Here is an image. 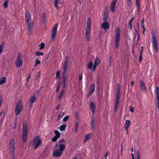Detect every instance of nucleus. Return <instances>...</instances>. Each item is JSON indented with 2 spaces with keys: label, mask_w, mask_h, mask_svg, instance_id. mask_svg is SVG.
<instances>
[{
  "label": "nucleus",
  "mask_w": 159,
  "mask_h": 159,
  "mask_svg": "<svg viewBox=\"0 0 159 159\" xmlns=\"http://www.w3.org/2000/svg\"><path fill=\"white\" fill-rule=\"evenodd\" d=\"M25 20L26 22V27L28 31L31 33L33 29V23L31 18V14L28 11H26V12Z\"/></svg>",
  "instance_id": "obj_1"
},
{
  "label": "nucleus",
  "mask_w": 159,
  "mask_h": 159,
  "mask_svg": "<svg viewBox=\"0 0 159 159\" xmlns=\"http://www.w3.org/2000/svg\"><path fill=\"white\" fill-rule=\"evenodd\" d=\"M8 149L11 159H14L15 158V142L13 139H11L9 142Z\"/></svg>",
  "instance_id": "obj_2"
},
{
  "label": "nucleus",
  "mask_w": 159,
  "mask_h": 159,
  "mask_svg": "<svg viewBox=\"0 0 159 159\" xmlns=\"http://www.w3.org/2000/svg\"><path fill=\"white\" fill-rule=\"evenodd\" d=\"M28 135V129L27 123L24 121L23 123V128L22 129V139L24 142L26 141Z\"/></svg>",
  "instance_id": "obj_3"
},
{
  "label": "nucleus",
  "mask_w": 159,
  "mask_h": 159,
  "mask_svg": "<svg viewBox=\"0 0 159 159\" xmlns=\"http://www.w3.org/2000/svg\"><path fill=\"white\" fill-rule=\"evenodd\" d=\"M40 144V137L37 136L33 140L30 141L29 144L30 146L34 147V149H36Z\"/></svg>",
  "instance_id": "obj_4"
},
{
  "label": "nucleus",
  "mask_w": 159,
  "mask_h": 159,
  "mask_svg": "<svg viewBox=\"0 0 159 159\" xmlns=\"http://www.w3.org/2000/svg\"><path fill=\"white\" fill-rule=\"evenodd\" d=\"M152 37L153 47L154 48L155 51L157 52L159 48L157 43V39L156 37L155 32L154 31H153L152 32Z\"/></svg>",
  "instance_id": "obj_5"
},
{
  "label": "nucleus",
  "mask_w": 159,
  "mask_h": 159,
  "mask_svg": "<svg viewBox=\"0 0 159 159\" xmlns=\"http://www.w3.org/2000/svg\"><path fill=\"white\" fill-rule=\"evenodd\" d=\"M23 108L22 101L21 100L19 101L16 104L15 109V113L16 115H19L21 111Z\"/></svg>",
  "instance_id": "obj_6"
},
{
  "label": "nucleus",
  "mask_w": 159,
  "mask_h": 159,
  "mask_svg": "<svg viewBox=\"0 0 159 159\" xmlns=\"http://www.w3.org/2000/svg\"><path fill=\"white\" fill-rule=\"evenodd\" d=\"M120 36V31L119 29L118 28L116 30V36L115 38V47L117 49L119 45Z\"/></svg>",
  "instance_id": "obj_7"
},
{
  "label": "nucleus",
  "mask_w": 159,
  "mask_h": 159,
  "mask_svg": "<svg viewBox=\"0 0 159 159\" xmlns=\"http://www.w3.org/2000/svg\"><path fill=\"white\" fill-rule=\"evenodd\" d=\"M156 98L155 99V102L156 104V106L157 107L159 111V88L157 86L155 91Z\"/></svg>",
  "instance_id": "obj_8"
},
{
  "label": "nucleus",
  "mask_w": 159,
  "mask_h": 159,
  "mask_svg": "<svg viewBox=\"0 0 159 159\" xmlns=\"http://www.w3.org/2000/svg\"><path fill=\"white\" fill-rule=\"evenodd\" d=\"M22 59L23 57L22 55L20 53H19L16 61V65L17 67H20L22 66Z\"/></svg>",
  "instance_id": "obj_9"
},
{
  "label": "nucleus",
  "mask_w": 159,
  "mask_h": 159,
  "mask_svg": "<svg viewBox=\"0 0 159 159\" xmlns=\"http://www.w3.org/2000/svg\"><path fill=\"white\" fill-rule=\"evenodd\" d=\"M58 25L57 24H55L52 30L51 39L52 40H54L57 34V28Z\"/></svg>",
  "instance_id": "obj_10"
},
{
  "label": "nucleus",
  "mask_w": 159,
  "mask_h": 159,
  "mask_svg": "<svg viewBox=\"0 0 159 159\" xmlns=\"http://www.w3.org/2000/svg\"><path fill=\"white\" fill-rule=\"evenodd\" d=\"M116 97L115 102V105L114 107V113L116 112L117 110L119 105V100L120 98V95L116 94Z\"/></svg>",
  "instance_id": "obj_11"
},
{
  "label": "nucleus",
  "mask_w": 159,
  "mask_h": 159,
  "mask_svg": "<svg viewBox=\"0 0 159 159\" xmlns=\"http://www.w3.org/2000/svg\"><path fill=\"white\" fill-rule=\"evenodd\" d=\"M62 154V152L57 149L56 150H53V151L52 155L54 157H59L61 156Z\"/></svg>",
  "instance_id": "obj_12"
},
{
  "label": "nucleus",
  "mask_w": 159,
  "mask_h": 159,
  "mask_svg": "<svg viewBox=\"0 0 159 159\" xmlns=\"http://www.w3.org/2000/svg\"><path fill=\"white\" fill-rule=\"evenodd\" d=\"M116 2L115 1H112L110 6V11L112 12L115 11L116 6Z\"/></svg>",
  "instance_id": "obj_13"
},
{
  "label": "nucleus",
  "mask_w": 159,
  "mask_h": 159,
  "mask_svg": "<svg viewBox=\"0 0 159 159\" xmlns=\"http://www.w3.org/2000/svg\"><path fill=\"white\" fill-rule=\"evenodd\" d=\"M100 59L98 58H96L93 67L92 69V71H94L95 70L96 67L100 64Z\"/></svg>",
  "instance_id": "obj_14"
},
{
  "label": "nucleus",
  "mask_w": 159,
  "mask_h": 159,
  "mask_svg": "<svg viewBox=\"0 0 159 159\" xmlns=\"http://www.w3.org/2000/svg\"><path fill=\"white\" fill-rule=\"evenodd\" d=\"M67 67V66H63V70L62 75L63 79V80H66L67 78V75L66 72Z\"/></svg>",
  "instance_id": "obj_15"
},
{
  "label": "nucleus",
  "mask_w": 159,
  "mask_h": 159,
  "mask_svg": "<svg viewBox=\"0 0 159 159\" xmlns=\"http://www.w3.org/2000/svg\"><path fill=\"white\" fill-rule=\"evenodd\" d=\"M37 97L35 96H33L30 99V107L31 108L32 105L33 104L36 100Z\"/></svg>",
  "instance_id": "obj_16"
},
{
  "label": "nucleus",
  "mask_w": 159,
  "mask_h": 159,
  "mask_svg": "<svg viewBox=\"0 0 159 159\" xmlns=\"http://www.w3.org/2000/svg\"><path fill=\"white\" fill-rule=\"evenodd\" d=\"M140 89L143 91H145L146 90V84L141 80L140 81Z\"/></svg>",
  "instance_id": "obj_17"
},
{
  "label": "nucleus",
  "mask_w": 159,
  "mask_h": 159,
  "mask_svg": "<svg viewBox=\"0 0 159 159\" xmlns=\"http://www.w3.org/2000/svg\"><path fill=\"white\" fill-rule=\"evenodd\" d=\"M85 37L87 42H89L90 40V30H85Z\"/></svg>",
  "instance_id": "obj_18"
},
{
  "label": "nucleus",
  "mask_w": 159,
  "mask_h": 159,
  "mask_svg": "<svg viewBox=\"0 0 159 159\" xmlns=\"http://www.w3.org/2000/svg\"><path fill=\"white\" fill-rule=\"evenodd\" d=\"M131 124V121L129 120H127L125 121V123L124 125V128L126 131H127L129 126Z\"/></svg>",
  "instance_id": "obj_19"
},
{
  "label": "nucleus",
  "mask_w": 159,
  "mask_h": 159,
  "mask_svg": "<svg viewBox=\"0 0 159 159\" xmlns=\"http://www.w3.org/2000/svg\"><path fill=\"white\" fill-rule=\"evenodd\" d=\"M89 107L93 114H94L95 109V106L93 102H90Z\"/></svg>",
  "instance_id": "obj_20"
},
{
  "label": "nucleus",
  "mask_w": 159,
  "mask_h": 159,
  "mask_svg": "<svg viewBox=\"0 0 159 159\" xmlns=\"http://www.w3.org/2000/svg\"><path fill=\"white\" fill-rule=\"evenodd\" d=\"M90 125L91 129L93 130L95 125V119L94 117H93L91 118Z\"/></svg>",
  "instance_id": "obj_21"
},
{
  "label": "nucleus",
  "mask_w": 159,
  "mask_h": 159,
  "mask_svg": "<svg viewBox=\"0 0 159 159\" xmlns=\"http://www.w3.org/2000/svg\"><path fill=\"white\" fill-rule=\"evenodd\" d=\"M102 27L104 29H106L109 28V24L107 22H104L101 25Z\"/></svg>",
  "instance_id": "obj_22"
},
{
  "label": "nucleus",
  "mask_w": 159,
  "mask_h": 159,
  "mask_svg": "<svg viewBox=\"0 0 159 159\" xmlns=\"http://www.w3.org/2000/svg\"><path fill=\"white\" fill-rule=\"evenodd\" d=\"M95 90L94 84H92L89 87L88 91L90 92V93L92 94Z\"/></svg>",
  "instance_id": "obj_23"
},
{
  "label": "nucleus",
  "mask_w": 159,
  "mask_h": 159,
  "mask_svg": "<svg viewBox=\"0 0 159 159\" xmlns=\"http://www.w3.org/2000/svg\"><path fill=\"white\" fill-rule=\"evenodd\" d=\"M42 20L43 22L42 24H43L44 25H45L46 24L47 19V16L44 13H43L42 14Z\"/></svg>",
  "instance_id": "obj_24"
},
{
  "label": "nucleus",
  "mask_w": 159,
  "mask_h": 159,
  "mask_svg": "<svg viewBox=\"0 0 159 159\" xmlns=\"http://www.w3.org/2000/svg\"><path fill=\"white\" fill-rule=\"evenodd\" d=\"M91 22V19L89 18L88 19L87 22V26L85 30H90V23Z\"/></svg>",
  "instance_id": "obj_25"
},
{
  "label": "nucleus",
  "mask_w": 159,
  "mask_h": 159,
  "mask_svg": "<svg viewBox=\"0 0 159 159\" xmlns=\"http://www.w3.org/2000/svg\"><path fill=\"white\" fill-rule=\"evenodd\" d=\"M140 0H136L135 4L138 8L137 11H139V9L140 7Z\"/></svg>",
  "instance_id": "obj_26"
},
{
  "label": "nucleus",
  "mask_w": 159,
  "mask_h": 159,
  "mask_svg": "<svg viewBox=\"0 0 159 159\" xmlns=\"http://www.w3.org/2000/svg\"><path fill=\"white\" fill-rule=\"evenodd\" d=\"M59 150H60L62 152L65 150V145L64 144H61L59 145Z\"/></svg>",
  "instance_id": "obj_27"
},
{
  "label": "nucleus",
  "mask_w": 159,
  "mask_h": 159,
  "mask_svg": "<svg viewBox=\"0 0 159 159\" xmlns=\"http://www.w3.org/2000/svg\"><path fill=\"white\" fill-rule=\"evenodd\" d=\"M69 61V57L68 56H66L63 64V66L67 67L68 62Z\"/></svg>",
  "instance_id": "obj_28"
},
{
  "label": "nucleus",
  "mask_w": 159,
  "mask_h": 159,
  "mask_svg": "<svg viewBox=\"0 0 159 159\" xmlns=\"http://www.w3.org/2000/svg\"><path fill=\"white\" fill-rule=\"evenodd\" d=\"M91 134H87L85 136V137L84 140V142H85L87 141L91 138Z\"/></svg>",
  "instance_id": "obj_29"
},
{
  "label": "nucleus",
  "mask_w": 159,
  "mask_h": 159,
  "mask_svg": "<svg viewBox=\"0 0 159 159\" xmlns=\"http://www.w3.org/2000/svg\"><path fill=\"white\" fill-rule=\"evenodd\" d=\"M134 19V17H133L129 21V23H128L129 27L130 29L131 30L132 29V22L133 21Z\"/></svg>",
  "instance_id": "obj_30"
},
{
  "label": "nucleus",
  "mask_w": 159,
  "mask_h": 159,
  "mask_svg": "<svg viewBox=\"0 0 159 159\" xmlns=\"http://www.w3.org/2000/svg\"><path fill=\"white\" fill-rule=\"evenodd\" d=\"M120 85L119 84H117L116 94L120 95Z\"/></svg>",
  "instance_id": "obj_31"
},
{
  "label": "nucleus",
  "mask_w": 159,
  "mask_h": 159,
  "mask_svg": "<svg viewBox=\"0 0 159 159\" xmlns=\"http://www.w3.org/2000/svg\"><path fill=\"white\" fill-rule=\"evenodd\" d=\"M55 134V136L56 137L59 138L60 137L61 134L57 130H55L54 131Z\"/></svg>",
  "instance_id": "obj_32"
},
{
  "label": "nucleus",
  "mask_w": 159,
  "mask_h": 159,
  "mask_svg": "<svg viewBox=\"0 0 159 159\" xmlns=\"http://www.w3.org/2000/svg\"><path fill=\"white\" fill-rule=\"evenodd\" d=\"M61 82H60V80H59V81L58 82V84L56 88V93H57L58 92V90H59L61 86Z\"/></svg>",
  "instance_id": "obj_33"
},
{
  "label": "nucleus",
  "mask_w": 159,
  "mask_h": 159,
  "mask_svg": "<svg viewBox=\"0 0 159 159\" xmlns=\"http://www.w3.org/2000/svg\"><path fill=\"white\" fill-rule=\"evenodd\" d=\"M66 125L65 124H63L60 126V129L61 131H63L66 128Z\"/></svg>",
  "instance_id": "obj_34"
},
{
  "label": "nucleus",
  "mask_w": 159,
  "mask_h": 159,
  "mask_svg": "<svg viewBox=\"0 0 159 159\" xmlns=\"http://www.w3.org/2000/svg\"><path fill=\"white\" fill-rule=\"evenodd\" d=\"M66 143V140L64 139H60L58 141V143L59 144V145L61 144V143Z\"/></svg>",
  "instance_id": "obj_35"
},
{
  "label": "nucleus",
  "mask_w": 159,
  "mask_h": 159,
  "mask_svg": "<svg viewBox=\"0 0 159 159\" xmlns=\"http://www.w3.org/2000/svg\"><path fill=\"white\" fill-rule=\"evenodd\" d=\"M93 66V63L92 62H89L88 64V66L89 69H92Z\"/></svg>",
  "instance_id": "obj_36"
},
{
  "label": "nucleus",
  "mask_w": 159,
  "mask_h": 159,
  "mask_svg": "<svg viewBox=\"0 0 159 159\" xmlns=\"http://www.w3.org/2000/svg\"><path fill=\"white\" fill-rule=\"evenodd\" d=\"M64 92H65V89H62L61 93H60V94L59 95V96H58L59 99H60L62 97Z\"/></svg>",
  "instance_id": "obj_37"
},
{
  "label": "nucleus",
  "mask_w": 159,
  "mask_h": 159,
  "mask_svg": "<svg viewBox=\"0 0 159 159\" xmlns=\"http://www.w3.org/2000/svg\"><path fill=\"white\" fill-rule=\"evenodd\" d=\"M58 1L59 0H54V6L56 8L58 7Z\"/></svg>",
  "instance_id": "obj_38"
},
{
  "label": "nucleus",
  "mask_w": 159,
  "mask_h": 159,
  "mask_svg": "<svg viewBox=\"0 0 159 159\" xmlns=\"http://www.w3.org/2000/svg\"><path fill=\"white\" fill-rule=\"evenodd\" d=\"M128 6L129 7H131L132 6V2L131 0H127Z\"/></svg>",
  "instance_id": "obj_39"
},
{
  "label": "nucleus",
  "mask_w": 159,
  "mask_h": 159,
  "mask_svg": "<svg viewBox=\"0 0 159 159\" xmlns=\"http://www.w3.org/2000/svg\"><path fill=\"white\" fill-rule=\"evenodd\" d=\"M64 114V112H63V113H62L61 114H59L57 115V118H58L57 120H58L60 118L62 117L63 116Z\"/></svg>",
  "instance_id": "obj_40"
},
{
  "label": "nucleus",
  "mask_w": 159,
  "mask_h": 159,
  "mask_svg": "<svg viewBox=\"0 0 159 159\" xmlns=\"http://www.w3.org/2000/svg\"><path fill=\"white\" fill-rule=\"evenodd\" d=\"M63 85L62 89H64L66 86V80H63Z\"/></svg>",
  "instance_id": "obj_41"
},
{
  "label": "nucleus",
  "mask_w": 159,
  "mask_h": 159,
  "mask_svg": "<svg viewBox=\"0 0 159 159\" xmlns=\"http://www.w3.org/2000/svg\"><path fill=\"white\" fill-rule=\"evenodd\" d=\"M69 118V116L68 115H67L63 119V121L64 122H66L68 120Z\"/></svg>",
  "instance_id": "obj_42"
},
{
  "label": "nucleus",
  "mask_w": 159,
  "mask_h": 159,
  "mask_svg": "<svg viewBox=\"0 0 159 159\" xmlns=\"http://www.w3.org/2000/svg\"><path fill=\"white\" fill-rule=\"evenodd\" d=\"M8 0H7V1H6L3 4V6L5 8H7V4H8Z\"/></svg>",
  "instance_id": "obj_43"
},
{
  "label": "nucleus",
  "mask_w": 159,
  "mask_h": 159,
  "mask_svg": "<svg viewBox=\"0 0 159 159\" xmlns=\"http://www.w3.org/2000/svg\"><path fill=\"white\" fill-rule=\"evenodd\" d=\"M39 63L40 61L39 60V59L38 58H36L35 61V66H36L37 65L39 64Z\"/></svg>",
  "instance_id": "obj_44"
},
{
  "label": "nucleus",
  "mask_w": 159,
  "mask_h": 159,
  "mask_svg": "<svg viewBox=\"0 0 159 159\" xmlns=\"http://www.w3.org/2000/svg\"><path fill=\"white\" fill-rule=\"evenodd\" d=\"M45 44L43 43H40V50L44 48Z\"/></svg>",
  "instance_id": "obj_45"
},
{
  "label": "nucleus",
  "mask_w": 159,
  "mask_h": 159,
  "mask_svg": "<svg viewBox=\"0 0 159 159\" xmlns=\"http://www.w3.org/2000/svg\"><path fill=\"white\" fill-rule=\"evenodd\" d=\"M137 154V159H140V154L138 150L136 152Z\"/></svg>",
  "instance_id": "obj_46"
},
{
  "label": "nucleus",
  "mask_w": 159,
  "mask_h": 159,
  "mask_svg": "<svg viewBox=\"0 0 159 159\" xmlns=\"http://www.w3.org/2000/svg\"><path fill=\"white\" fill-rule=\"evenodd\" d=\"M58 138L56 136H54L52 139V141L53 142H55L57 140Z\"/></svg>",
  "instance_id": "obj_47"
},
{
  "label": "nucleus",
  "mask_w": 159,
  "mask_h": 159,
  "mask_svg": "<svg viewBox=\"0 0 159 159\" xmlns=\"http://www.w3.org/2000/svg\"><path fill=\"white\" fill-rule=\"evenodd\" d=\"M60 75V71H58L57 72L56 74V77L57 79L59 78Z\"/></svg>",
  "instance_id": "obj_48"
},
{
  "label": "nucleus",
  "mask_w": 159,
  "mask_h": 159,
  "mask_svg": "<svg viewBox=\"0 0 159 159\" xmlns=\"http://www.w3.org/2000/svg\"><path fill=\"white\" fill-rule=\"evenodd\" d=\"M142 54H139V62H140L142 60Z\"/></svg>",
  "instance_id": "obj_49"
},
{
  "label": "nucleus",
  "mask_w": 159,
  "mask_h": 159,
  "mask_svg": "<svg viewBox=\"0 0 159 159\" xmlns=\"http://www.w3.org/2000/svg\"><path fill=\"white\" fill-rule=\"evenodd\" d=\"M142 28L143 29V34H144V32L145 31V29L144 27V23H142Z\"/></svg>",
  "instance_id": "obj_50"
},
{
  "label": "nucleus",
  "mask_w": 159,
  "mask_h": 159,
  "mask_svg": "<svg viewBox=\"0 0 159 159\" xmlns=\"http://www.w3.org/2000/svg\"><path fill=\"white\" fill-rule=\"evenodd\" d=\"M107 20V16L104 15L103 16V20L104 21L106 22Z\"/></svg>",
  "instance_id": "obj_51"
},
{
  "label": "nucleus",
  "mask_w": 159,
  "mask_h": 159,
  "mask_svg": "<svg viewBox=\"0 0 159 159\" xmlns=\"http://www.w3.org/2000/svg\"><path fill=\"white\" fill-rule=\"evenodd\" d=\"M6 80H0V85L6 83Z\"/></svg>",
  "instance_id": "obj_52"
},
{
  "label": "nucleus",
  "mask_w": 159,
  "mask_h": 159,
  "mask_svg": "<svg viewBox=\"0 0 159 159\" xmlns=\"http://www.w3.org/2000/svg\"><path fill=\"white\" fill-rule=\"evenodd\" d=\"M78 125H79V123H78V121H77L75 123V129H78Z\"/></svg>",
  "instance_id": "obj_53"
},
{
  "label": "nucleus",
  "mask_w": 159,
  "mask_h": 159,
  "mask_svg": "<svg viewBox=\"0 0 159 159\" xmlns=\"http://www.w3.org/2000/svg\"><path fill=\"white\" fill-rule=\"evenodd\" d=\"M130 112H134V108L133 107H131L130 109Z\"/></svg>",
  "instance_id": "obj_54"
},
{
  "label": "nucleus",
  "mask_w": 159,
  "mask_h": 159,
  "mask_svg": "<svg viewBox=\"0 0 159 159\" xmlns=\"http://www.w3.org/2000/svg\"><path fill=\"white\" fill-rule=\"evenodd\" d=\"M109 152H108L105 155L104 157L106 158L105 159H107L106 157H107L108 155L109 154Z\"/></svg>",
  "instance_id": "obj_55"
},
{
  "label": "nucleus",
  "mask_w": 159,
  "mask_h": 159,
  "mask_svg": "<svg viewBox=\"0 0 159 159\" xmlns=\"http://www.w3.org/2000/svg\"><path fill=\"white\" fill-rule=\"evenodd\" d=\"M2 46L0 44V54L2 52Z\"/></svg>",
  "instance_id": "obj_56"
},
{
  "label": "nucleus",
  "mask_w": 159,
  "mask_h": 159,
  "mask_svg": "<svg viewBox=\"0 0 159 159\" xmlns=\"http://www.w3.org/2000/svg\"><path fill=\"white\" fill-rule=\"evenodd\" d=\"M36 55L37 56H40V52L39 51L37 52L36 53Z\"/></svg>",
  "instance_id": "obj_57"
},
{
  "label": "nucleus",
  "mask_w": 159,
  "mask_h": 159,
  "mask_svg": "<svg viewBox=\"0 0 159 159\" xmlns=\"http://www.w3.org/2000/svg\"><path fill=\"white\" fill-rule=\"evenodd\" d=\"M143 49H141L139 52V54H142L143 52Z\"/></svg>",
  "instance_id": "obj_58"
},
{
  "label": "nucleus",
  "mask_w": 159,
  "mask_h": 159,
  "mask_svg": "<svg viewBox=\"0 0 159 159\" xmlns=\"http://www.w3.org/2000/svg\"><path fill=\"white\" fill-rule=\"evenodd\" d=\"M60 106V104H58L57 105V107H56V110H57L59 108V107Z\"/></svg>",
  "instance_id": "obj_59"
},
{
  "label": "nucleus",
  "mask_w": 159,
  "mask_h": 159,
  "mask_svg": "<svg viewBox=\"0 0 159 159\" xmlns=\"http://www.w3.org/2000/svg\"><path fill=\"white\" fill-rule=\"evenodd\" d=\"M92 94L90 93V92L88 91V94L87 95V97H89Z\"/></svg>",
  "instance_id": "obj_60"
},
{
  "label": "nucleus",
  "mask_w": 159,
  "mask_h": 159,
  "mask_svg": "<svg viewBox=\"0 0 159 159\" xmlns=\"http://www.w3.org/2000/svg\"><path fill=\"white\" fill-rule=\"evenodd\" d=\"M111 58H112V57H111V56H110V58H109V61L110 63H111Z\"/></svg>",
  "instance_id": "obj_61"
},
{
  "label": "nucleus",
  "mask_w": 159,
  "mask_h": 159,
  "mask_svg": "<svg viewBox=\"0 0 159 159\" xmlns=\"http://www.w3.org/2000/svg\"><path fill=\"white\" fill-rule=\"evenodd\" d=\"M134 81H132L131 82V85L132 86L134 85Z\"/></svg>",
  "instance_id": "obj_62"
},
{
  "label": "nucleus",
  "mask_w": 159,
  "mask_h": 159,
  "mask_svg": "<svg viewBox=\"0 0 159 159\" xmlns=\"http://www.w3.org/2000/svg\"><path fill=\"white\" fill-rule=\"evenodd\" d=\"M139 38H140L139 35H138L137 37V41H138L139 40Z\"/></svg>",
  "instance_id": "obj_63"
},
{
  "label": "nucleus",
  "mask_w": 159,
  "mask_h": 159,
  "mask_svg": "<svg viewBox=\"0 0 159 159\" xmlns=\"http://www.w3.org/2000/svg\"><path fill=\"white\" fill-rule=\"evenodd\" d=\"M72 159H78V158L77 157L75 156Z\"/></svg>",
  "instance_id": "obj_64"
}]
</instances>
